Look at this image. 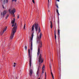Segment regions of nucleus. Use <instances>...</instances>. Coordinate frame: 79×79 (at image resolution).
<instances>
[{
    "label": "nucleus",
    "mask_w": 79,
    "mask_h": 79,
    "mask_svg": "<svg viewBox=\"0 0 79 79\" xmlns=\"http://www.w3.org/2000/svg\"><path fill=\"white\" fill-rule=\"evenodd\" d=\"M38 24H34L32 26V30L31 31L33 33L31 35V50H32V39H33V36H34V26H35V29L36 31H38Z\"/></svg>",
    "instance_id": "nucleus-1"
},
{
    "label": "nucleus",
    "mask_w": 79,
    "mask_h": 79,
    "mask_svg": "<svg viewBox=\"0 0 79 79\" xmlns=\"http://www.w3.org/2000/svg\"><path fill=\"white\" fill-rule=\"evenodd\" d=\"M42 33H40V37L39 36H37V43H39V48L38 49V51L37 52L38 56L40 54V48H41L42 47V41L40 40V39L42 37Z\"/></svg>",
    "instance_id": "nucleus-2"
},
{
    "label": "nucleus",
    "mask_w": 79,
    "mask_h": 79,
    "mask_svg": "<svg viewBox=\"0 0 79 79\" xmlns=\"http://www.w3.org/2000/svg\"><path fill=\"white\" fill-rule=\"evenodd\" d=\"M38 61L39 62V65L38 66V69H37V71L36 73L37 76H38L39 75V70H40V69L41 68L42 64V63H43V62H44V59L43 58H42V54H40V55Z\"/></svg>",
    "instance_id": "nucleus-3"
},
{
    "label": "nucleus",
    "mask_w": 79,
    "mask_h": 79,
    "mask_svg": "<svg viewBox=\"0 0 79 79\" xmlns=\"http://www.w3.org/2000/svg\"><path fill=\"white\" fill-rule=\"evenodd\" d=\"M28 58L29 59V61L30 62V70L29 71V75L30 76H32L33 72H32V69H31V58H32L31 54H30V50L28 49Z\"/></svg>",
    "instance_id": "nucleus-4"
},
{
    "label": "nucleus",
    "mask_w": 79,
    "mask_h": 79,
    "mask_svg": "<svg viewBox=\"0 0 79 79\" xmlns=\"http://www.w3.org/2000/svg\"><path fill=\"white\" fill-rule=\"evenodd\" d=\"M16 31H14L13 30L12 31V32L11 33V35L10 37V39L11 40L13 39V37L14 36V35L15 34L16 32Z\"/></svg>",
    "instance_id": "nucleus-5"
},
{
    "label": "nucleus",
    "mask_w": 79,
    "mask_h": 79,
    "mask_svg": "<svg viewBox=\"0 0 79 79\" xmlns=\"http://www.w3.org/2000/svg\"><path fill=\"white\" fill-rule=\"evenodd\" d=\"M9 11L10 14H12V13H13V14L14 15V13L16 12V9L14 8L11 11V9H9Z\"/></svg>",
    "instance_id": "nucleus-6"
},
{
    "label": "nucleus",
    "mask_w": 79,
    "mask_h": 79,
    "mask_svg": "<svg viewBox=\"0 0 79 79\" xmlns=\"http://www.w3.org/2000/svg\"><path fill=\"white\" fill-rule=\"evenodd\" d=\"M56 6L57 8V9H56V12L58 16H60V14L59 13V12H58V8H59V7H58V5L57 4H56Z\"/></svg>",
    "instance_id": "nucleus-7"
},
{
    "label": "nucleus",
    "mask_w": 79,
    "mask_h": 79,
    "mask_svg": "<svg viewBox=\"0 0 79 79\" xmlns=\"http://www.w3.org/2000/svg\"><path fill=\"white\" fill-rule=\"evenodd\" d=\"M17 24V23H15L14 27L12 29V31H16V29H17V26L16 25Z\"/></svg>",
    "instance_id": "nucleus-8"
},
{
    "label": "nucleus",
    "mask_w": 79,
    "mask_h": 79,
    "mask_svg": "<svg viewBox=\"0 0 79 79\" xmlns=\"http://www.w3.org/2000/svg\"><path fill=\"white\" fill-rule=\"evenodd\" d=\"M7 11L6 10H4L1 13V15L2 16H4L6 14Z\"/></svg>",
    "instance_id": "nucleus-9"
},
{
    "label": "nucleus",
    "mask_w": 79,
    "mask_h": 79,
    "mask_svg": "<svg viewBox=\"0 0 79 79\" xmlns=\"http://www.w3.org/2000/svg\"><path fill=\"white\" fill-rule=\"evenodd\" d=\"M45 71V65H43L42 68V74H43Z\"/></svg>",
    "instance_id": "nucleus-10"
},
{
    "label": "nucleus",
    "mask_w": 79,
    "mask_h": 79,
    "mask_svg": "<svg viewBox=\"0 0 79 79\" xmlns=\"http://www.w3.org/2000/svg\"><path fill=\"white\" fill-rule=\"evenodd\" d=\"M6 29H7V28L6 27H5L3 31L1 32V34H3V33L5 31H6Z\"/></svg>",
    "instance_id": "nucleus-11"
},
{
    "label": "nucleus",
    "mask_w": 79,
    "mask_h": 79,
    "mask_svg": "<svg viewBox=\"0 0 79 79\" xmlns=\"http://www.w3.org/2000/svg\"><path fill=\"white\" fill-rule=\"evenodd\" d=\"M15 19L14 18L13 20H12L11 23L12 24H14V23H15Z\"/></svg>",
    "instance_id": "nucleus-12"
},
{
    "label": "nucleus",
    "mask_w": 79,
    "mask_h": 79,
    "mask_svg": "<svg viewBox=\"0 0 79 79\" xmlns=\"http://www.w3.org/2000/svg\"><path fill=\"white\" fill-rule=\"evenodd\" d=\"M51 23V25H50V27L51 29H52V27H53V24H52V21L50 22Z\"/></svg>",
    "instance_id": "nucleus-13"
},
{
    "label": "nucleus",
    "mask_w": 79,
    "mask_h": 79,
    "mask_svg": "<svg viewBox=\"0 0 79 79\" xmlns=\"http://www.w3.org/2000/svg\"><path fill=\"white\" fill-rule=\"evenodd\" d=\"M51 74L52 76V79H54V76H53V74L52 72H51Z\"/></svg>",
    "instance_id": "nucleus-14"
},
{
    "label": "nucleus",
    "mask_w": 79,
    "mask_h": 79,
    "mask_svg": "<svg viewBox=\"0 0 79 79\" xmlns=\"http://www.w3.org/2000/svg\"><path fill=\"white\" fill-rule=\"evenodd\" d=\"M54 37L55 40H56V34H54Z\"/></svg>",
    "instance_id": "nucleus-15"
},
{
    "label": "nucleus",
    "mask_w": 79,
    "mask_h": 79,
    "mask_svg": "<svg viewBox=\"0 0 79 79\" xmlns=\"http://www.w3.org/2000/svg\"><path fill=\"white\" fill-rule=\"evenodd\" d=\"M60 30L59 29H58V32L59 35H60Z\"/></svg>",
    "instance_id": "nucleus-16"
},
{
    "label": "nucleus",
    "mask_w": 79,
    "mask_h": 79,
    "mask_svg": "<svg viewBox=\"0 0 79 79\" xmlns=\"http://www.w3.org/2000/svg\"><path fill=\"white\" fill-rule=\"evenodd\" d=\"M40 27H39V29L38 30V32L39 33H40Z\"/></svg>",
    "instance_id": "nucleus-17"
},
{
    "label": "nucleus",
    "mask_w": 79,
    "mask_h": 79,
    "mask_svg": "<svg viewBox=\"0 0 79 79\" xmlns=\"http://www.w3.org/2000/svg\"><path fill=\"white\" fill-rule=\"evenodd\" d=\"M26 29V24H25L24 25L23 29Z\"/></svg>",
    "instance_id": "nucleus-18"
},
{
    "label": "nucleus",
    "mask_w": 79,
    "mask_h": 79,
    "mask_svg": "<svg viewBox=\"0 0 79 79\" xmlns=\"http://www.w3.org/2000/svg\"><path fill=\"white\" fill-rule=\"evenodd\" d=\"M45 78H47V73H45Z\"/></svg>",
    "instance_id": "nucleus-19"
},
{
    "label": "nucleus",
    "mask_w": 79,
    "mask_h": 79,
    "mask_svg": "<svg viewBox=\"0 0 79 79\" xmlns=\"http://www.w3.org/2000/svg\"><path fill=\"white\" fill-rule=\"evenodd\" d=\"M14 67H15L16 66V63H14Z\"/></svg>",
    "instance_id": "nucleus-20"
},
{
    "label": "nucleus",
    "mask_w": 79,
    "mask_h": 79,
    "mask_svg": "<svg viewBox=\"0 0 79 79\" xmlns=\"http://www.w3.org/2000/svg\"><path fill=\"white\" fill-rule=\"evenodd\" d=\"M17 0H12V2H16Z\"/></svg>",
    "instance_id": "nucleus-21"
},
{
    "label": "nucleus",
    "mask_w": 79,
    "mask_h": 79,
    "mask_svg": "<svg viewBox=\"0 0 79 79\" xmlns=\"http://www.w3.org/2000/svg\"><path fill=\"white\" fill-rule=\"evenodd\" d=\"M32 2L33 3H35V2L34 1V0H32Z\"/></svg>",
    "instance_id": "nucleus-22"
},
{
    "label": "nucleus",
    "mask_w": 79,
    "mask_h": 79,
    "mask_svg": "<svg viewBox=\"0 0 79 79\" xmlns=\"http://www.w3.org/2000/svg\"><path fill=\"white\" fill-rule=\"evenodd\" d=\"M17 18L18 19L19 18V15H18L17 16Z\"/></svg>",
    "instance_id": "nucleus-23"
},
{
    "label": "nucleus",
    "mask_w": 79,
    "mask_h": 79,
    "mask_svg": "<svg viewBox=\"0 0 79 79\" xmlns=\"http://www.w3.org/2000/svg\"><path fill=\"white\" fill-rule=\"evenodd\" d=\"M6 3H8V0H6Z\"/></svg>",
    "instance_id": "nucleus-24"
},
{
    "label": "nucleus",
    "mask_w": 79,
    "mask_h": 79,
    "mask_svg": "<svg viewBox=\"0 0 79 79\" xmlns=\"http://www.w3.org/2000/svg\"><path fill=\"white\" fill-rule=\"evenodd\" d=\"M49 0H48V8H49V5H48L49 3Z\"/></svg>",
    "instance_id": "nucleus-25"
},
{
    "label": "nucleus",
    "mask_w": 79,
    "mask_h": 79,
    "mask_svg": "<svg viewBox=\"0 0 79 79\" xmlns=\"http://www.w3.org/2000/svg\"><path fill=\"white\" fill-rule=\"evenodd\" d=\"M25 50H27V47L26 46L25 47Z\"/></svg>",
    "instance_id": "nucleus-26"
},
{
    "label": "nucleus",
    "mask_w": 79,
    "mask_h": 79,
    "mask_svg": "<svg viewBox=\"0 0 79 79\" xmlns=\"http://www.w3.org/2000/svg\"><path fill=\"white\" fill-rule=\"evenodd\" d=\"M54 34H56V31L55 30L54 31Z\"/></svg>",
    "instance_id": "nucleus-27"
},
{
    "label": "nucleus",
    "mask_w": 79,
    "mask_h": 79,
    "mask_svg": "<svg viewBox=\"0 0 79 79\" xmlns=\"http://www.w3.org/2000/svg\"><path fill=\"white\" fill-rule=\"evenodd\" d=\"M2 7L3 8H5V7H4V6H3V5H2Z\"/></svg>",
    "instance_id": "nucleus-28"
},
{
    "label": "nucleus",
    "mask_w": 79,
    "mask_h": 79,
    "mask_svg": "<svg viewBox=\"0 0 79 79\" xmlns=\"http://www.w3.org/2000/svg\"><path fill=\"white\" fill-rule=\"evenodd\" d=\"M58 2H60V0H56Z\"/></svg>",
    "instance_id": "nucleus-29"
},
{
    "label": "nucleus",
    "mask_w": 79,
    "mask_h": 79,
    "mask_svg": "<svg viewBox=\"0 0 79 79\" xmlns=\"http://www.w3.org/2000/svg\"><path fill=\"white\" fill-rule=\"evenodd\" d=\"M13 26H14V24H13V25H12V27H13Z\"/></svg>",
    "instance_id": "nucleus-30"
},
{
    "label": "nucleus",
    "mask_w": 79,
    "mask_h": 79,
    "mask_svg": "<svg viewBox=\"0 0 79 79\" xmlns=\"http://www.w3.org/2000/svg\"><path fill=\"white\" fill-rule=\"evenodd\" d=\"M4 3H5V1H4Z\"/></svg>",
    "instance_id": "nucleus-31"
},
{
    "label": "nucleus",
    "mask_w": 79,
    "mask_h": 79,
    "mask_svg": "<svg viewBox=\"0 0 79 79\" xmlns=\"http://www.w3.org/2000/svg\"><path fill=\"white\" fill-rule=\"evenodd\" d=\"M44 79H47V78H45Z\"/></svg>",
    "instance_id": "nucleus-32"
},
{
    "label": "nucleus",
    "mask_w": 79,
    "mask_h": 79,
    "mask_svg": "<svg viewBox=\"0 0 79 79\" xmlns=\"http://www.w3.org/2000/svg\"><path fill=\"white\" fill-rule=\"evenodd\" d=\"M48 12H50V10H48Z\"/></svg>",
    "instance_id": "nucleus-33"
},
{
    "label": "nucleus",
    "mask_w": 79,
    "mask_h": 79,
    "mask_svg": "<svg viewBox=\"0 0 79 79\" xmlns=\"http://www.w3.org/2000/svg\"><path fill=\"white\" fill-rule=\"evenodd\" d=\"M7 17H8V15L7 16Z\"/></svg>",
    "instance_id": "nucleus-34"
},
{
    "label": "nucleus",
    "mask_w": 79,
    "mask_h": 79,
    "mask_svg": "<svg viewBox=\"0 0 79 79\" xmlns=\"http://www.w3.org/2000/svg\"><path fill=\"white\" fill-rule=\"evenodd\" d=\"M38 79H40V78H38Z\"/></svg>",
    "instance_id": "nucleus-35"
}]
</instances>
